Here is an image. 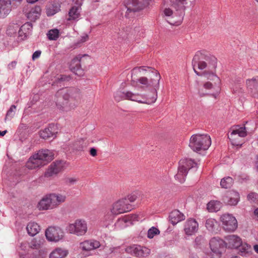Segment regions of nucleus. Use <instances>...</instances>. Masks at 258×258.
I'll use <instances>...</instances> for the list:
<instances>
[{"instance_id":"obj_22","label":"nucleus","mask_w":258,"mask_h":258,"mask_svg":"<svg viewBox=\"0 0 258 258\" xmlns=\"http://www.w3.org/2000/svg\"><path fill=\"white\" fill-rule=\"evenodd\" d=\"M198 222L195 219H190L186 221L184 230L186 234L191 235L198 231Z\"/></svg>"},{"instance_id":"obj_16","label":"nucleus","mask_w":258,"mask_h":258,"mask_svg":"<svg viewBox=\"0 0 258 258\" xmlns=\"http://www.w3.org/2000/svg\"><path fill=\"white\" fill-rule=\"evenodd\" d=\"M37 208L40 210H51L55 208V205L51 194L44 196L39 202Z\"/></svg>"},{"instance_id":"obj_8","label":"nucleus","mask_w":258,"mask_h":258,"mask_svg":"<svg viewBox=\"0 0 258 258\" xmlns=\"http://www.w3.org/2000/svg\"><path fill=\"white\" fill-rule=\"evenodd\" d=\"M197 164L190 159H183L179 162L177 174L175 178L180 183L185 181V178L187 174L188 170L191 168L196 166Z\"/></svg>"},{"instance_id":"obj_37","label":"nucleus","mask_w":258,"mask_h":258,"mask_svg":"<svg viewBox=\"0 0 258 258\" xmlns=\"http://www.w3.org/2000/svg\"><path fill=\"white\" fill-rule=\"evenodd\" d=\"M205 226L209 231L213 232L217 226V221L214 219L209 218L206 221Z\"/></svg>"},{"instance_id":"obj_53","label":"nucleus","mask_w":258,"mask_h":258,"mask_svg":"<svg viewBox=\"0 0 258 258\" xmlns=\"http://www.w3.org/2000/svg\"><path fill=\"white\" fill-rule=\"evenodd\" d=\"M16 64H17V62L16 61H13L11 62L8 65L9 69L10 70L14 69L16 67Z\"/></svg>"},{"instance_id":"obj_11","label":"nucleus","mask_w":258,"mask_h":258,"mask_svg":"<svg viewBox=\"0 0 258 258\" xmlns=\"http://www.w3.org/2000/svg\"><path fill=\"white\" fill-rule=\"evenodd\" d=\"M246 135L244 127L237 126L233 129L230 135H228V138L233 145L241 146L242 144L241 139Z\"/></svg>"},{"instance_id":"obj_40","label":"nucleus","mask_w":258,"mask_h":258,"mask_svg":"<svg viewBox=\"0 0 258 258\" xmlns=\"http://www.w3.org/2000/svg\"><path fill=\"white\" fill-rule=\"evenodd\" d=\"M128 32L129 30L127 28H121V29H119L118 31H116L115 33H117V38L118 39H123L127 38Z\"/></svg>"},{"instance_id":"obj_5","label":"nucleus","mask_w":258,"mask_h":258,"mask_svg":"<svg viewBox=\"0 0 258 258\" xmlns=\"http://www.w3.org/2000/svg\"><path fill=\"white\" fill-rule=\"evenodd\" d=\"M53 154L49 150H41L31 156L26 163L29 169H34L44 166L53 158Z\"/></svg>"},{"instance_id":"obj_50","label":"nucleus","mask_w":258,"mask_h":258,"mask_svg":"<svg viewBox=\"0 0 258 258\" xmlns=\"http://www.w3.org/2000/svg\"><path fill=\"white\" fill-rule=\"evenodd\" d=\"M241 89L238 84L233 85L231 87V89L232 90L233 93H236L238 91V89Z\"/></svg>"},{"instance_id":"obj_58","label":"nucleus","mask_w":258,"mask_h":258,"mask_svg":"<svg viewBox=\"0 0 258 258\" xmlns=\"http://www.w3.org/2000/svg\"><path fill=\"white\" fill-rule=\"evenodd\" d=\"M118 247H112L110 248V250L111 252H115Z\"/></svg>"},{"instance_id":"obj_42","label":"nucleus","mask_w":258,"mask_h":258,"mask_svg":"<svg viewBox=\"0 0 258 258\" xmlns=\"http://www.w3.org/2000/svg\"><path fill=\"white\" fill-rule=\"evenodd\" d=\"M78 178L74 176H67L64 179V183L68 185H72L76 184Z\"/></svg>"},{"instance_id":"obj_25","label":"nucleus","mask_w":258,"mask_h":258,"mask_svg":"<svg viewBox=\"0 0 258 258\" xmlns=\"http://www.w3.org/2000/svg\"><path fill=\"white\" fill-rule=\"evenodd\" d=\"M11 11L9 0H0V17H6Z\"/></svg>"},{"instance_id":"obj_27","label":"nucleus","mask_w":258,"mask_h":258,"mask_svg":"<svg viewBox=\"0 0 258 258\" xmlns=\"http://www.w3.org/2000/svg\"><path fill=\"white\" fill-rule=\"evenodd\" d=\"M41 9L39 6H36L31 8L27 13L26 16L28 19L31 21H35L40 16Z\"/></svg>"},{"instance_id":"obj_41","label":"nucleus","mask_w":258,"mask_h":258,"mask_svg":"<svg viewBox=\"0 0 258 258\" xmlns=\"http://www.w3.org/2000/svg\"><path fill=\"white\" fill-rule=\"evenodd\" d=\"M59 35V30L57 29H53L49 30L47 33V36L50 40H56Z\"/></svg>"},{"instance_id":"obj_62","label":"nucleus","mask_w":258,"mask_h":258,"mask_svg":"<svg viewBox=\"0 0 258 258\" xmlns=\"http://www.w3.org/2000/svg\"><path fill=\"white\" fill-rule=\"evenodd\" d=\"M256 166L257 169L258 170V156H257V161L256 163Z\"/></svg>"},{"instance_id":"obj_3","label":"nucleus","mask_w":258,"mask_h":258,"mask_svg":"<svg viewBox=\"0 0 258 258\" xmlns=\"http://www.w3.org/2000/svg\"><path fill=\"white\" fill-rule=\"evenodd\" d=\"M195 0H164L161 6L163 17L172 25L182 22L185 9L192 5Z\"/></svg>"},{"instance_id":"obj_60","label":"nucleus","mask_w":258,"mask_h":258,"mask_svg":"<svg viewBox=\"0 0 258 258\" xmlns=\"http://www.w3.org/2000/svg\"><path fill=\"white\" fill-rule=\"evenodd\" d=\"M38 0H27V2L29 3H35L36 2L38 1Z\"/></svg>"},{"instance_id":"obj_34","label":"nucleus","mask_w":258,"mask_h":258,"mask_svg":"<svg viewBox=\"0 0 258 258\" xmlns=\"http://www.w3.org/2000/svg\"><path fill=\"white\" fill-rule=\"evenodd\" d=\"M125 216L119 218L115 224V227L117 229H123L131 225Z\"/></svg>"},{"instance_id":"obj_4","label":"nucleus","mask_w":258,"mask_h":258,"mask_svg":"<svg viewBox=\"0 0 258 258\" xmlns=\"http://www.w3.org/2000/svg\"><path fill=\"white\" fill-rule=\"evenodd\" d=\"M56 106L61 111L68 112L74 109L80 102V92L74 88H63L56 94Z\"/></svg>"},{"instance_id":"obj_61","label":"nucleus","mask_w":258,"mask_h":258,"mask_svg":"<svg viewBox=\"0 0 258 258\" xmlns=\"http://www.w3.org/2000/svg\"><path fill=\"white\" fill-rule=\"evenodd\" d=\"M254 249L258 253V245L254 246Z\"/></svg>"},{"instance_id":"obj_38","label":"nucleus","mask_w":258,"mask_h":258,"mask_svg":"<svg viewBox=\"0 0 258 258\" xmlns=\"http://www.w3.org/2000/svg\"><path fill=\"white\" fill-rule=\"evenodd\" d=\"M233 183V179L230 177H226L221 179L220 185L222 187L227 188L230 187Z\"/></svg>"},{"instance_id":"obj_43","label":"nucleus","mask_w":258,"mask_h":258,"mask_svg":"<svg viewBox=\"0 0 258 258\" xmlns=\"http://www.w3.org/2000/svg\"><path fill=\"white\" fill-rule=\"evenodd\" d=\"M16 110V106L15 105H12L10 109L7 111L5 119H11L12 118L15 114Z\"/></svg>"},{"instance_id":"obj_24","label":"nucleus","mask_w":258,"mask_h":258,"mask_svg":"<svg viewBox=\"0 0 258 258\" xmlns=\"http://www.w3.org/2000/svg\"><path fill=\"white\" fill-rule=\"evenodd\" d=\"M223 241L222 240L214 237L210 241L209 244L211 250L217 255L220 253V249L223 246Z\"/></svg>"},{"instance_id":"obj_10","label":"nucleus","mask_w":258,"mask_h":258,"mask_svg":"<svg viewBox=\"0 0 258 258\" xmlns=\"http://www.w3.org/2000/svg\"><path fill=\"white\" fill-rule=\"evenodd\" d=\"M132 209V204L127 203L126 200L122 198L112 204L110 209V212L113 215H118L129 212Z\"/></svg>"},{"instance_id":"obj_59","label":"nucleus","mask_w":258,"mask_h":258,"mask_svg":"<svg viewBox=\"0 0 258 258\" xmlns=\"http://www.w3.org/2000/svg\"><path fill=\"white\" fill-rule=\"evenodd\" d=\"M254 215L258 218V208L254 210Z\"/></svg>"},{"instance_id":"obj_64","label":"nucleus","mask_w":258,"mask_h":258,"mask_svg":"<svg viewBox=\"0 0 258 258\" xmlns=\"http://www.w3.org/2000/svg\"><path fill=\"white\" fill-rule=\"evenodd\" d=\"M255 1L258 2V0H255Z\"/></svg>"},{"instance_id":"obj_23","label":"nucleus","mask_w":258,"mask_h":258,"mask_svg":"<svg viewBox=\"0 0 258 258\" xmlns=\"http://www.w3.org/2000/svg\"><path fill=\"white\" fill-rule=\"evenodd\" d=\"M247 88L253 97H258V77L247 79L246 82Z\"/></svg>"},{"instance_id":"obj_2","label":"nucleus","mask_w":258,"mask_h":258,"mask_svg":"<svg viewBox=\"0 0 258 258\" xmlns=\"http://www.w3.org/2000/svg\"><path fill=\"white\" fill-rule=\"evenodd\" d=\"M192 65L195 73L205 80L203 88L213 91L212 95L216 98L220 92L221 84L220 78L213 72L217 67V58L205 50L198 51L192 59Z\"/></svg>"},{"instance_id":"obj_45","label":"nucleus","mask_w":258,"mask_h":258,"mask_svg":"<svg viewBox=\"0 0 258 258\" xmlns=\"http://www.w3.org/2000/svg\"><path fill=\"white\" fill-rule=\"evenodd\" d=\"M247 200L250 203H256L258 202V195L255 192L249 193L247 195Z\"/></svg>"},{"instance_id":"obj_32","label":"nucleus","mask_w":258,"mask_h":258,"mask_svg":"<svg viewBox=\"0 0 258 258\" xmlns=\"http://www.w3.org/2000/svg\"><path fill=\"white\" fill-rule=\"evenodd\" d=\"M221 207V203L218 201H211L207 204V209L210 212H217Z\"/></svg>"},{"instance_id":"obj_17","label":"nucleus","mask_w":258,"mask_h":258,"mask_svg":"<svg viewBox=\"0 0 258 258\" xmlns=\"http://www.w3.org/2000/svg\"><path fill=\"white\" fill-rule=\"evenodd\" d=\"M65 164L66 162L62 160L56 161L53 162L45 172V176L48 177L57 174L64 168Z\"/></svg>"},{"instance_id":"obj_49","label":"nucleus","mask_w":258,"mask_h":258,"mask_svg":"<svg viewBox=\"0 0 258 258\" xmlns=\"http://www.w3.org/2000/svg\"><path fill=\"white\" fill-rule=\"evenodd\" d=\"M88 39V35L87 34H84L81 36V39L79 42L77 43V46H78L80 43H83Z\"/></svg>"},{"instance_id":"obj_30","label":"nucleus","mask_w":258,"mask_h":258,"mask_svg":"<svg viewBox=\"0 0 258 258\" xmlns=\"http://www.w3.org/2000/svg\"><path fill=\"white\" fill-rule=\"evenodd\" d=\"M53 125H50L48 127L45 128L40 132V136L44 139H48L55 135Z\"/></svg>"},{"instance_id":"obj_51","label":"nucleus","mask_w":258,"mask_h":258,"mask_svg":"<svg viewBox=\"0 0 258 258\" xmlns=\"http://www.w3.org/2000/svg\"><path fill=\"white\" fill-rule=\"evenodd\" d=\"M41 54V51L37 50L34 52V53L32 55V59L33 60H35V59L38 58Z\"/></svg>"},{"instance_id":"obj_7","label":"nucleus","mask_w":258,"mask_h":258,"mask_svg":"<svg viewBox=\"0 0 258 258\" xmlns=\"http://www.w3.org/2000/svg\"><path fill=\"white\" fill-rule=\"evenodd\" d=\"M66 229L70 234L83 236L88 231L87 222L84 219H77L73 223H69Z\"/></svg>"},{"instance_id":"obj_28","label":"nucleus","mask_w":258,"mask_h":258,"mask_svg":"<svg viewBox=\"0 0 258 258\" xmlns=\"http://www.w3.org/2000/svg\"><path fill=\"white\" fill-rule=\"evenodd\" d=\"M28 233L31 236L36 235L40 230L38 224L34 222H29L27 226Z\"/></svg>"},{"instance_id":"obj_21","label":"nucleus","mask_w":258,"mask_h":258,"mask_svg":"<svg viewBox=\"0 0 258 258\" xmlns=\"http://www.w3.org/2000/svg\"><path fill=\"white\" fill-rule=\"evenodd\" d=\"M241 239L236 235H230L225 237V243L229 248H237L241 244Z\"/></svg>"},{"instance_id":"obj_48","label":"nucleus","mask_w":258,"mask_h":258,"mask_svg":"<svg viewBox=\"0 0 258 258\" xmlns=\"http://www.w3.org/2000/svg\"><path fill=\"white\" fill-rule=\"evenodd\" d=\"M204 242L205 239L202 236H198L195 239V245L197 247H201Z\"/></svg>"},{"instance_id":"obj_57","label":"nucleus","mask_w":258,"mask_h":258,"mask_svg":"<svg viewBox=\"0 0 258 258\" xmlns=\"http://www.w3.org/2000/svg\"><path fill=\"white\" fill-rule=\"evenodd\" d=\"M7 133V130H5L4 131H0V136H4L6 135V134Z\"/></svg>"},{"instance_id":"obj_14","label":"nucleus","mask_w":258,"mask_h":258,"mask_svg":"<svg viewBox=\"0 0 258 258\" xmlns=\"http://www.w3.org/2000/svg\"><path fill=\"white\" fill-rule=\"evenodd\" d=\"M125 251L137 257L147 256L150 253V250L149 248L136 244L127 246L125 248Z\"/></svg>"},{"instance_id":"obj_13","label":"nucleus","mask_w":258,"mask_h":258,"mask_svg":"<svg viewBox=\"0 0 258 258\" xmlns=\"http://www.w3.org/2000/svg\"><path fill=\"white\" fill-rule=\"evenodd\" d=\"M223 228L227 231L233 232L237 228V222L236 218L231 214H224L220 217Z\"/></svg>"},{"instance_id":"obj_29","label":"nucleus","mask_w":258,"mask_h":258,"mask_svg":"<svg viewBox=\"0 0 258 258\" xmlns=\"http://www.w3.org/2000/svg\"><path fill=\"white\" fill-rule=\"evenodd\" d=\"M68 254L66 249L61 248H56L49 255V258H64Z\"/></svg>"},{"instance_id":"obj_55","label":"nucleus","mask_w":258,"mask_h":258,"mask_svg":"<svg viewBox=\"0 0 258 258\" xmlns=\"http://www.w3.org/2000/svg\"><path fill=\"white\" fill-rule=\"evenodd\" d=\"M57 80L58 81V82L63 81L66 80V78H63L61 76H59L57 77Z\"/></svg>"},{"instance_id":"obj_15","label":"nucleus","mask_w":258,"mask_h":258,"mask_svg":"<svg viewBox=\"0 0 258 258\" xmlns=\"http://www.w3.org/2000/svg\"><path fill=\"white\" fill-rule=\"evenodd\" d=\"M151 0H132V2L128 4L126 8L127 13L142 10L147 7Z\"/></svg>"},{"instance_id":"obj_20","label":"nucleus","mask_w":258,"mask_h":258,"mask_svg":"<svg viewBox=\"0 0 258 258\" xmlns=\"http://www.w3.org/2000/svg\"><path fill=\"white\" fill-rule=\"evenodd\" d=\"M101 244L99 241L91 239L85 240L80 243V247L84 251H90L96 249L101 247Z\"/></svg>"},{"instance_id":"obj_44","label":"nucleus","mask_w":258,"mask_h":258,"mask_svg":"<svg viewBox=\"0 0 258 258\" xmlns=\"http://www.w3.org/2000/svg\"><path fill=\"white\" fill-rule=\"evenodd\" d=\"M159 233L160 231L157 228L152 227L149 229L148 231V237L149 238H152L154 236L159 234Z\"/></svg>"},{"instance_id":"obj_6","label":"nucleus","mask_w":258,"mask_h":258,"mask_svg":"<svg viewBox=\"0 0 258 258\" xmlns=\"http://www.w3.org/2000/svg\"><path fill=\"white\" fill-rule=\"evenodd\" d=\"M211 145V140L207 135L196 134L190 139L189 147L195 152L207 150Z\"/></svg>"},{"instance_id":"obj_56","label":"nucleus","mask_w":258,"mask_h":258,"mask_svg":"<svg viewBox=\"0 0 258 258\" xmlns=\"http://www.w3.org/2000/svg\"><path fill=\"white\" fill-rule=\"evenodd\" d=\"M190 258H199L197 254L194 253H191L190 254Z\"/></svg>"},{"instance_id":"obj_19","label":"nucleus","mask_w":258,"mask_h":258,"mask_svg":"<svg viewBox=\"0 0 258 258\" xmlns=\"http://www.w3.org/2000/svg\"><path fill=\"white\" fill-rule=\"evenodd\" d=\"M239 193L234 190H231L226 193L224 201L228 205L236 206L239 202Z\"/></svg>"},{"instance_id":"obj_9","label":"nucleus","mask_w":258,"mask_h":258,"mask_svg":"<svg viewBox=\"0 0 258 258\" xmlns=\"http://www.w3.org/2000/svg\"><path fill=\"white\" fill-rule=\"evenodd\" d=\"M90 59V56L87 54H79L72 60L70 65V70L75 74L81 75L83 71L81 69V63H85Z\"/></svg>"},{"instance_id":"obj_18","label":"nucleus","mask_w":258,"mask_h":258,"mask_svg":"<svg viewBox=\"0 0 258 258\" xmlns=\"http://www.w3.org/2000/svg\"><path fill=\"white\" fill-rule=\"evenodd\" d=\"M82 1L83 0H73V2L76 4V6L72 7L69 11V20H76L80 17Z\"/></svg>"},{"instance_id":"obj_26","label":"nucleus","mask_w":258,"mask_h":258,"mask_svg":"<svg viewBox=\"0 0 258 258\" xmlns=\"http://www.w3.org/2000/svg\"><path fill=\"white\" fill-rule=\"evenodd\" d=\"M185 219V216L179 211L175 210L172 211L169 215V220L172 225H175L178 222Z\"/></svg>"},{"instance_id":"obj_1","label":"nucleus","mask_w":258,"mask_h":258,"mask_svg":"<svg viewBox=\"0 0 258 258\" xmlns=\"http://www.w3.org/2000/svg\"><path fill=\"white\" fill-rule=\"evenodd\" d=\"M131 85L135 88H152V91L148 94L133 93L131 91L117 92L114 95L116 100L121 99L137 102L139 103L151 104L154 103L157 98V89L159 86L160 75L154 69L146 66L136 67L132 71Z\"/></svg>"},{"instance_id":"obj_52","label":"nucleus","mask_w":258,"mask_h":258,"mask_svg":"<svg viewBox=\"0 0 258 258\" xmlns=\"http://www.w3.org/2000/svg\"><path fill=\"white\" fill-rule=\"evenodd\" d=\"M22 0H9L10 2H11V5L17 6L20 4Z\"/></svg>"},{"instance_id":"obj_35","label":"nucleus","mask_w":258,"mask_h":258,"mask_svg":"<svg viewBox=\"0 0 258 258\" xmlns=\"http://www.w3.org/2000/svg\"><path fill=\"white\" fill-rule=\"evenodd\" d=\"M19 25L16 23H10L7 29V34L10 36H14L19 31Z\"/></svg>"},{"instance_id":"obj_12","label":"nucleus","mask_w":258,"mask_h":258,"mask_svg":"<svg viewBox=\"0 0 258 258\" xmlns=\"http://www.w3.org/2000/svg\"><path fill=\"white\" fill-rule=\"evenodd\" d=\"M64 232L61 228L57 226H51L45 231V236L49 241L58 242L62 239Z\"/></svg>"},{"instance_id":"obj_31","label":"nucleus","mask_w":258,"mask_h":258,"mask_svg":"<svg viewBox=\"0 0 258 258\" xmlns=\"http://www.w3.org/2000/svg\"><path fill=\"white\" fill-rule=\"evenodd\" d=\"M32 29V25L30 23H26L23 25L20 28L18 31V34L19 36L22 37L23 35L25 37H26L27 35L29 34Z\"/></svg>"},{"instance_id":"obj_47","label":"nucleus","mask_w":258,"mask_h":258,"mask_svg":"<svg viewBox=\"0 0 258 258\" xmlns=\"http://www.w3.org/2000/svg\"><path fill=\"white\" fill-rule=\"evenodd\" d=\"M137 196L136 193H133L131 195H128L127 197L123 198L126 200L127 203H130L131 204L132 203H133L137 199Z\"/></svg>"},{"instance_id":"obj_46","label":"nucleus","mask_w":258,"mask_h":258,"mask_svg":"<svg viewBox=\"0 0 258 258\" xmlns=\"http://www.w3.org/2000/svg\"><path fill=\"white\" fill-rule=\"evenodd\" d=\"M125 216L126 218H127L128 219L127 221H128V222L131 225H132L134 222L139 220L138 215H137L136 214H131V215H125Z\"/></svg>"},{"instance_id":"obj_39","label":"nucleus","mask_w":258,"mask_h":258,"mask_svg":"<svg viewBox=\"0 0 258 258\" xmlns=\"http://www.w3.org/2000/svg\"><path fill=\"white\" fill-rule=\"evenodd\" d=\"M239 247L240 252L242 255H244L251 251V246L247 243H243L242 241L241 244Z\"/></svg>"},{"instance_id":"obj_63","label":"nucleus","mask_w":258,"mask_h":258,"mask_svg":"<svg viewBox=\"0 0 258 258\" xmlns=\"http://www.w3.org/2000/svg\"><path fill=\"white\" fill-rule=\"evenodd\" d=\"M231 258H239V257L237 256H234L231 257Z\"/></svg>"},{"instance_id":"obj_54","label":"nucleus","mask_w":258,"mask_h":258,"mask_svg":"<svg viewBox=\"0 0 258 258\" xmlns=\"http://www.w3.org/2000/svg\"><path fill=\"white\" fill-rule=\"evenodd\" d=\"M90 153L92 156L94 157L97 155V151L95 148H92L90 149Z\"/></svg>"},{"instance_id":"obj_36","label":"nucleus","mask_w":258,"mask_h":258,"mask_svg":"<svg viewBox=\"0 0 258 258\" xmlns=\"http://www.w3.org/2000/svg\"><path fill=\"white\" fill-rule=\"evenodd\" d=\"M60 10L58 4H55L48 6L47 7L46 13L47 16H52L58 12Z\"/></svg>"},{"instance_id":"obj_33","label":"nucleus","mask_w":258,"mask_h":258,"mask_svg":"<svg viewBox=\"0 0 258 258\" xmlns=\"http://www.w3.org/2000/svg\"><path fill=\"white\" fill-rule=\"evenodd\" d=\"M51 195L56 208L66 201L67 197L64 195L60 194H51Z\"/></svg>"}]
</instances>
